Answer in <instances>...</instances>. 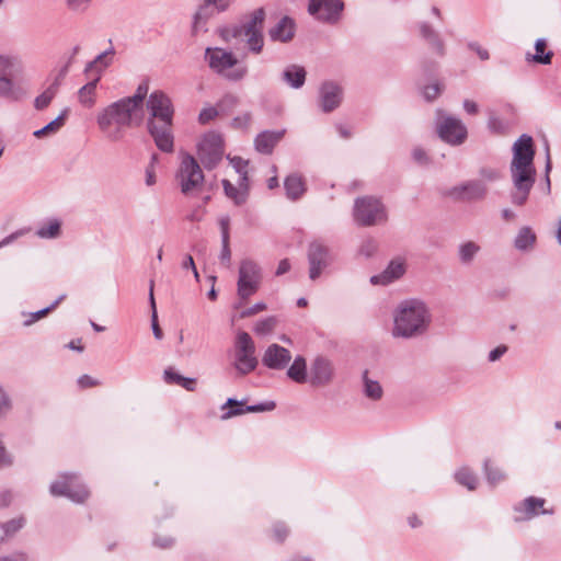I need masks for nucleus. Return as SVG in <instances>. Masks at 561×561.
I'll list each match as a JSON object with an SVG mask.
<instances>
[{"mask_svg":"<svg viewBox=\"0 0 561 561\" xmlns=\"http://www.w3.org/2000/svg\"><path fill=\"white\" fill-rule=\"evenodd\" d=\"M513 158L510 164V174L513 184L510 198L514 206H524L536 182V168L534 165L535 148L533 138L523 134L513 145Z\"/></svg>","mask_w":561,"mask_h":561,"instance_id":"f257e3e1","label":"nucleus"},{"mask_svg":"<svg viewBox=\"0 0 561 561\" xmlns=\"http://www.w3.org/2000/svg\"><path fill=\"white\" fill-rule=\"evenodd\" d=\"M141 121L142 114L124 98L105 106L96 116L100 130L111 141L121 140L124 137V128L138 126Z\"/></svg>","mask_w":561,"mask_h":561,"instance_id":"f03ea898","label":"nucleus"},{"mask_svg":"<svg viewBox=\"0 0 561 561\" xmlns=\"http://www.w3.org/2000/svg\"><path fill=\"white\" fill-rule=\"evenodd\" d=\"M430 322L431 313L422 300H403L393 313L392 335L402 339L422 335L427 330Z\"/></svg>","mask_w":561,"mask_h":561,"instance_id":"7ed1b4c3","label":"nucleus"},{"mask_svg":"<svg viewBox=\"0 0 561 561\" xmlns=\"http://www.w3.org/2000/svg\"><path fill=\"white\" fill-rule=\"evenodd\" d=\"M205 58L210 69L230 81L242 80L248 73V68L245 66L237 67L238 59L236 56L224 48L208 47L205 51Z\"/></svg>","mask_w":561,"mask_h":561,"instance_id":"20e7f679","label":"nucleus"},{"mask_svg":"<svg viewBox=\"0 0 561 561\" xmlns=\"http://www.w3.org/2000/svg\"><path fill=\"white\" fill-rule=\"evenodd\" d=\"M175 179L181 192L184 195H188L202 188L205 175L198 160L191 153L182 152Z\"/></svg>","mask_w":561,"mask_h":561,"instance_id":"39448f33","label":"nucleus"},{"mask_svg":"<svg viewBox=\"0 0 561 561\" xmlns=\"http://www.w3.org/2000/svg\"><path fill=\"white\" fill-rule=\"evenodd\" d=\"M353 216L355 222L363 227L379 225L387 220V213L383 204L373 196L356 198Z\"/></svg>","mask_w":561,"mask_h":561,"instance_id":"423d86ee","label":"nucleus"},{"mask_svg":"<svg viewBox=\"0 0 561 561\" xmlns=\"http://www.w3.org/2000/svg\"><path fill=\"white\" fill-rule=\"evenodd\" d=\"M232 365L240 376L252 373L259 365L255 356V344L248 332L240 331L237 333Z\"/></svg>","mask_w":561,"mask_h":561,"instance_id":"0eeeda50","label":"nucleus"},{"mask_svg":"<svg viewBox=\"0 0 561 561\" xmlns=\"http://www.w3.org/2000/svg\"><path fill=\"white\" fill-rule=\"evenodd\" d=\"M224 139L216 131L206 133L197 144V160L206 170L217 168L224 158Z\"/></svg>","mask_w":561,"mask_h":561,"instance_id":"6e6552de","label":"nucleus"},{"mask_svg":"<svg viewBox=\"0 0 561 561\" xmlns=\"http://www.w3.org/2000/svg\"><path fill=\"white\" fill-rule=\"evenodd\" d=\"M261 279L262 273L260 266L250 259L242 260L239 266V277L237 282V294L242 302L259 290Z\"/></svg>","mask_w":561,"mask_h":561,"instance_id":"1a4fd4ad","label":"nucleus"},{"mask_svg":"<svg viewBox=\"0 0 561 561\" xmlns=\"http://www.w3.org/2000/svg\"><path fill=\"white\" fill-rule=\"evenodd\" d=\"M50 493L54 496H66L75 503H83L90 495L77 474L64 473L50 484Z\"/></svg>","mask_w":561,"mask_h":561,"instance_id":"9d476101","label":"nucleus"},{"mask_svg":"<svg viewBox=\"0 0 561 561\" xmlns=\"http://www.w3.org/2000/svg\"><path fill=\"white\" fill-rule=\"evenodd\" d=\"M344 3L342 0H309L308 13L318 21L335 24L341 19Z\"/></svg>","mask_w":561,"mask_h":561,"instance_id":"9b49d317","label":"nucleus"},{"mask_svg":"<svg viewBox=\"0 0 561 561\" xmlns=\"http://www.w3.org/2000/svg\"><path fill=\"white\" fill-rule=\"evenodd\" d=\"M436 129L439 138L451 146L463 144L468 135L465 124L454 116H443Z\"/></svg>","mask_w":561,"mask_h":561,"instance_id":"f8f14e48","label":"nucleus"},{"mask_svg":"<svg viewBox=\"0 0 561 561\" xmlns=\"http://www.w3.org/2000/svg\"><path fill=\"white\" fill-rule=\"evenodd\" d=\"M307 259L309 264V278L316 280L331 264L330 249L320 241H312L308 245Z\"/></svg>","mask_w":561,"mask_h":561,"instance_id":"ddd939ff","label":"nucleus"},{"mask_svg":"<svg viewBox=\"0 0 561 561\" xmlns=\"http://www.w3.org/2000/svg\"><path fill=\"white\" fill-rule=\"evenodd\" d=\"M149 118L161 122H173L174 108L171 99L161 90L153 91L147 99Z\"/></svg>","mask_w":561,"mask_h":561,"instance_id":"4468645a","label":"nucleus"},{"mask_svg":"<svg viewBox=\"0 0 561 561\" xmlns=\"http://www.w3.org/2000/svg\"><path fill=\"white\" fill-rule=\"evenodd\" d=\"M173 122L158 123L148 119V131L154 140L156 146L163 152L171 153L174 150V137L172 134Z\"/></svg>","mask_w":561,"mask_h":561,"instance_id":"2eb2a0df","label":"nucleus"},{"mask_svg":"<svg viewBox=\"0 0 561 561\" xmlns=\"http://www.w3.org/2000/svg\"><path fill=\"white\" fill-rule=\"evenodd\" d=\"M546 500L542 497L528 496L514 506L516 513L515 520L524 522L536 517L539 514H553V510H545Z\"/></svg>","mask_w":561,"mask_h":561,"instance_id":"dca6fc26","label":"nucleus"},{"mask_svg":"<svg viewBox=\"0 0 561 561\" xmlns=\"http://www.w3.org/2000/svg\"><path fill=\"white\" fill-rule=\"evenodd\" d=\"M265 16L266 13L264 8H257L248 15L247 21H244L242 24L234 25L230 28L225 30L224 36L226 38H238L241 37L242 34L245 32L262 31Z\"/></svg>","mask_w":561,"mask_h":561,"instance_id":"f3484780","label":"nucleus"},{"mask_svg":"<svg viewBox=\"0 0 561 561\" xmlns=\"http://www.w3.org/2000/svg\"><path fill=\"white\" fill-rule=\"evenodd\" d=\"M451 195L467 202L481 201L488 195V186L481 180H470L453 187Z\"/></svg>","mask_w":561,"mask_h":561,"instance_id":"a211bd4d","label":"nucleus"},{"mask_svg":"<svg viewBox=\"0 0 561 561\" xmlns=\"http://www.w3.org/2000/svg\"><path fill=\"white\" fill-rule=\"evenodd\" d=\"M343 99L342 88L332 81L321 84L319 90V105L324 113H330L337 108Z\"/></svg>","mask_w":561,"mask_h":561,"instance_id":"6ab92c4d","label":"nucleus"},{"mask_svg":"<svg viewBox=\"0 0 561 561\" xmlns=\"http://www.w3.org/2000/svg\"><path fill=\"white\" fill-rule=\"evenodd\" d=\"M333 376L334 368L331 360H329L325 357L319 356L312 362L309 376V381L312 386H328L332 381Z\"/></svg>","mask_w":561,"mask_h":561,"instance_id":"aec40b11","label":"nucleus"},{"mask_svg":"<svg viewBox=\"0 0 561 561\" xmlns=\"http://www.w3.org/2000/svg\"><path fill=\"white\" fill-rule=\"evenodd\" d=\"M276 404L274 401H266L259 404L253 405H245L243 404V401H238L233 398H229L225 404H222L221 410H227L222 415V420H228L237 415H241L245 412H265V411H273L275 409Z\"/></svg>","mask_w":561,"mask_h":561,"instance_id":"412c9836","label":"nucleus"},{"mask_svg":"<svg viewBox=\"0 0 561 561\" xmlns=\"http://www.w3.org/2000/svg\"><path fill=\"white\" fill-rule=\"evenodd\" d=\"M296 34V23L288 15L282 16L277 23L267 31L270 41L274 43H289Z\"/></svg>","mask_w":561,"mask_h":561,"instance_id":"4be33fe9","label":"nucleus"},{"mask_svg":"<svg viewBox=\"0 0 561 561\" xmlns=\"http://www.w3.org/2000/svg\"><path fill=\"white\" fill-rule=\"evenodd\" d=\"M290 359V352L287 348L274 343L271 344L264 352L262 363L270 369L279 370L284 369L289 364Z\"/></svg>","mask_w":561,"mask_h":561,"instance_id":"5701e85b","label":"nucleus"},{"mask_svg":"<svg viewBox=\"0 0 561 561\" xmlns=\"http://www.w3.org/2000/svg\"><path fill=\"white\" fill-rule=\"evenodd\" d=\"M405 273V264L403 261L397 259L392 260L388 266L377 275L370 277V283L373 285H388L400 277H402Z\"/></svg>","mask_w":561,"mask_h":561,"instance_id":"b1692460","label":"nucleus"},{"mask_svg":"<svg viewBox=\"0 0 561 561\" xmlns=\"http://www.w3.org/2000/svg\"><path fill=\"white\" fill-rule=\"evenodd\" d=\"M285 130H264L260 133L254 139V147L256 151L263 154L272 153L274 147L282 140Z\"/></svg>","mask_w":561,"mask_h":561,"instance_id":"393cba45","label":"nucleus"},{"mask_svg":"<svg viewBox=\"0 0 561 561\" xmlns=\"http://www.w3.org/2000/svg\"><path fill=\"white\" fill-rule=\"evenodd\" d=\"M218 13L217 9L213 7L210 3H207V0H204L203 4L199 5L197 11L193 18L192 31L194 34L199 32H206L207 22Z\"/></svg>","mask_w":561,"mask_h":561,"instance_id":"a878e982","label":"nucleus"},{"mask_svg":"<svg viewBox=\"0 0 561 561\" xmlns=\"http://www.w3.org/2000/svg\"><path fill=\"white\" fill-rule=\"evenodd\" d=\"M307 72L304 67L298 65L287 66L282 75V81L291 89H300L306 82Z\"/></svg>","mask_w":561,"mask_h":561,"instance_id":"bb28decb","label":"nucleus"},{"mask_svg":"<svg viewBox=\"0 0 561 561\" xmlns=\"http://www.w3.org/2000/svg\"><path fill=\"white\" fill-rule=\"evenodd\" d=\"M114 54L113 46L99 54L92 61L87 64L84 73H94L101 78L102 72L112 64Z\"/></svg>","mask_w":561,"mask_h":561,"instance_id":"cd10ccee","label":"nucleus"},{"mask_svg":"<svg viewBox=\"0 0 561 561\" xmlns=\"http://www.w3.org/2000/svg\"><path fill=\"white\" fill-rule=\"evenodd\" d=\"M286 196L290 201L299 199L306 192V183L298 173L289 174L284 181Z\"/></svg>","mask_w":561,"mask_h":561,"instance_id":"c85d7f7f","label":"nucleus"},{"mask_svg":"<svg viewBox=\"0 0 561 561\" xmlns=\"http://www.w3.org/2000/svg\"><path fill=\"white\" fill-rule=\"evenodd\" d=\"M419 30L422 38L428 43L431 48L443 56L445 54V46L438 33L427 22H421Z\"/></svg>","mask_w":561,"mask_h":561,"instance_id":"c756f323","label":"nucleus"},{"mask_svg":"<svg viewBox=\"0 0 561 561\" xmlns=\"http://www.w3.org/2000/svg\"><path fill=\"white\" fill-rule=\"evenodd\" d=\"M100 81L99 76H94V78L89 81L87 84L81 87L78 91V101L79 103L87 107L91 108L95 105L96 102V88Z\"/></svg>","mask_w":561,"mask_h":561,"instance_id":"7c9ffc66","label":"nucleus"},{"mask_svg":"<svg viewBox=\"0 0 561 561\" xmlns=\"http://www.w3.org/2000/svg\"><path fill=\"white\" fill-rule=\"evenodd\" d=\"M67 72H68V66L66 65L61 69L59 77L55 80V82L53 84H50L42 94H39L35 99L34 106L37 110H44L45 107H47L49 105V103L51 102V100L54 99V96L57 93V90L59 87V79L64 78Z\"/></svg>","mask_w":561,"mask_h":561,"instance_id":"2f4dec72","label":"nucleus"},{"mask_svg":"<svg viewBox=\"0 0 561 561\" xmlns=\"http://www.w3.org/2000/svg\"><path fill=\"white\" fill-rule=\"evenodd\" d=\"M537 237L533 229L528 226H524L518 230L514 239V247L518 251H529L534 249Z\"/></svg>","mask_w":561,"mask_h":561,"instance_id":"473e14b6","label":"nucleus"},{"mask_svg":"<svg viewBox=\"0 0 561 561\" xmlns=\"http://www.w3.org/2000/svg\"><path fill=\"white\" fill-rule=\"evenodd\" d=\"M221 183L226 196L232 199L236 205L240 206L247 202L249 194V183H247V186L239 187H236L233 184L230 183V181L226 179L222 180Z\"/></svg>","mask_w":561,"mask_h":561,"instance_id":"72a5a7b5","label":"nucleus"},{"mask_svg":"<svg viewBox=\"0 0 561 561\" xmlns=\"http://www.w3.org/2000/svg\"><path fill=\"white\" fill-rule=\"evenodd\" d=\"M546 48H547L546 39L538 38L535 43L536 54H533V55L527 54L526 59L528 61H534V62L540 64V65H550L552 57H553V51H551V50L546 51Z\"/></svg>","mask_w":561,"mask_h":561,"instance_id":"f704fd0d","label":"nucleus"},{"mask_svg":"<svg viewBox=\"0 0 561 561\" xmlns=\"http://www.w3.org/2000/svg\"><path fill=\"white\" fill-rule=\"evenodd\" d=\"M363 391L366 398L377 401L382 398L383 390L381 385L368 376V370L363 373Z\"/></svg>","mask_w":561,"mask_h":561,"instance_id":"c9c22d12","label":"nucleus"},{"mask_svg":"<svg viewBox=\"0 0 561 561\" xmlns=\"http://www.w3.org/2000/svg\"><path fill=\"white\" fill-rule=\"evenodd\" d=\"M61 233L60 220L53 218L41 225L35 234L41 239H56Z\"/></svg>","mask_w":561,"mask_h":561,"instance_id":"e433bc0d","label":"nucleus"},{"mask_svg":"<svg viewBox=\"0 0 561 561\" xmlns=\"http://www.w3.org/2000/svg\"><path fill=\"white\" fill-rule=\"evenodd\" d=\"M287 376L295 382L302 383L307 380V364L302 356H297L287 370Z\"/></svg>","mask_w":561,"mask_h":561,"instance_id":"4c0bfd02","label":"nucleus"},{"mask_svg":"<svg viewBox=\"0 0 561 561\" xmlns=\"http://www.w3.org/2000/svg\"><path fill=\"white\" fill-rule=\"evenodd\" d=\"M16 77H3L0 78V95L18 100L22 94V90L16 83Z\"/></svg>","mask_w":561,"mask_h":561,"instance_id":"58836bf2","label":"nucleus"},{"mask_svg":"<svg viewBox=\"0 0 561 561\" xmlns=\"http://www.w3.org/2000/svg\"><path fill=\"white\" fill-rule=\"evenodd\" d=\"M480 250V245L474 241H467L461 243L458 248V256L460 263L463 265H470Z\"/></svg>","mask_w":561,"mask_h":561,"instance_id":"ea45409f","label":"nucleus"},{"mask_svg":"<svg viewBox=\"0 0 561 561\" xmlns=\"http://www.w3.org/2000/svg\"><path fill=\"white\" fill-rule=\"evenodd\" d=\"M455 480L470 491L476 490L479 483L478 477L467 467H462L455 472Z\"/></svg>","mask_w":561,"mask_h":561,"instance_id":"a19ab883","label":"nucleus"},{"mask_svg":"<svg viewBox=\"0 0 561 561\" xmlns=\"http://www.w3.org/2000/svg\"><path fill=\"white\" fill-rule=\"evenodd\" d=\"M67 113L68 110H64L59 116H57L54 121L45 125L43 128L35 130L33 135L36 138H42L45 136L56 134L64 126Z\"/></svg>","mask_w":561,"mask_h":561,"instance_id":"79ce46f5","label":"nucleus"},{"mask_svg":"<svg viewBox=\"0 0 561 561\" xmlns=\"http://www.w3.org/2000/svg\"><path fill=\"white\" fill-rule=\"evenodd\" d=\"M149 91V83L142 81L136 89L134 95L124 98L127 102H130L140 114H142L144 102Z\"/></svg>","mask_w":561,"mask_h":561,"instance_id":"37998d69","label":"nucleus"},{"mask_svg":"<svg viewBox=\"0 0 561 561\" xmlns=\"http://www.w3.org/2000/svg\"><path fill=\"white\" fill-rule=\"evenodd\" d=\"M227 159L229 160L232 168L236 170V172L240 175V179L238 181L239 186H247V183H249V176H248V164L249 161L242 159L241 157H230L227 156Z\"/></svg>","mask_w":561,"mask_h":561,"instance_id":"c03bdc74","label":"nucleus"},{"mask_svg":"<svg viewBox=\"0 0 561 561\" xmlns=\"http://www.w3.org/2000/svg\"><path fill=\"white\" fill-rule=\"evenodd\" d=\"M242 36L245 37L248 48L251 53L255 55L262 53L264 46V36L262 31L245 32Z\"/></svg>","mask_w":561,"mask_h":561,"instance_id":"a18cd8bd","label":"nucleus"},{"mask_svg":"<svg viewBox=\"0 0 561 561\" xmlns=\"http://www.w3.org/2000/svg\"><path fill=\"white\" fill-rule=\"evenodd\" d=\"M488 129L493 135H505L510 130V124L507 121L501 118L494 113H490L488 118Z\"/></svg>","mask_w":561,"mask_h":561,"instance_id":"49530a36","label":"nucleus"},{"mask_svg":"<svg viewBox=\"0 0 561 561\" xmlns=\"http://www.w3.org/2000/svg\"><path fill=\"white\" fill-rule=\"evenodd\" d=\"M483 470L485 478L491 485H496L505 479V473L497 467H494L490 459L484 460Z\"/></svg>","mask_w":561,"mask_h":561,"instance_id":"de8ad7c7","label":"nucleus"},{"mask_svg":"<svg viewBox=\"0 0 561 561\" xmlns=\"http://www.w3.org/2000/svg\"><path fill=\"white\" fill-rule=\"evenodd\" d=\"M149 300H150V308H151L152 333L157 340H161L163 337V333L158 323L157 307H156V301H154V296H153V280L150 282Z\"/></svg>","mask_w":561,"mask_h":561,"instance_id":"09e8293b","label":"nucleus"},{"mask_svg":"<svg viewBox=\"0 0 561 561\" xmlns=\"http://www.w3.org/2000/svg\"><path fill=\"white\" fill-rule=\"evenodd\" d=\"M19 73V65L11 58L0 56V78L16 77Z\"/></svg>","mask_w":561,"mask_h":561,"instance_id":"8fccbe9b","label":"nucleus"},{"mask_svg":"<svg viewBox=\"0 0 561 561\" xmlns=\"http://www.w3.org/2000/svg\"><path fill=\"white\" fill-rule=\"evenodd\" d=\"M64 298H65V295H61L50 306H48L44 309H41L36 312L30 313L28 319L24 321V325L28 327V325L33 324L34 322L38 321L39 319L44 318L45 316H47L50 311H53L60 304V301Z\"/></svg>","mask_w":561,"mask_h":561,"instance_id":"3c124183","label":"nucleus"},{"mask_svg":"<svg viewBox=\"0 0 561 561\" xmlns=\"http://www.w3.org/2000/svg\"><path fill=\"white\" fill-rule=\"evenodd\" d=\"M277 319L275 317H267L256 322L254 332L259 335L270 334L276 327Z\"/></svg>","mask_w":561,"mask_h":561,"instance_id":"603ef678","label":"nucleus"},{"mask_svg":"<svg viewBox=\"0 0 561 561\" xmlns=\"http://www.w3.org/2000/svg\"><path fill=\"white\" fill-rule=\"evenodd\" d=\"M443 90V84H440L439 82H434L432 84L424 85L422 88V94L426 101L431 102L437 99Z\"/></svg>","mask_w":561,"mask_h":561,"instance_id":"864d4df0","label":"nucleus"},{"mask_svg":"<svg viewBox=\"0 0 561 561\" xmlns=\"http://www.w3.org/2000/svg\"><path fill=\"white\" fill-rule=\"evenodd\" d=\"M25 525V518L23 516H20L18 518H13L11 520H8L3 524H1V528L4 531L7 536L13 535L16 531H19L23 526Z\"/></svg>","mask_w":561,"mask_h":561,"instance_id":"5fc2aeb1","label":"nucleus"},{"mask_svg":"<svg viewBox=\"0 0 561 561\" xmlns=\"http://www.w3.org/2000/svg\"><path fill=\"white\" fill-rule=\"evenodd\" d=\"M377 248V241L375 239L367 238L362 242L358 253L365 257H370L376 253Z\"/></svg>","mask_w":561,"mask_h":561,"instance_id":"6e6d98bb","label":"nucleus"},{"mask_svg":"<svg viewBox=\"0 0 561 561\" xmlns=\"http://www.w3.org/2000/svg\"><path fill=\"white\" fill-rule=\"evenodd\" d=\"M479 175L481 176V181H483L484 183L496 182L501 179L500 171L492 168H481L479 171Z\"/></svg>","mask_w":561,"mask_h":561,"instance_id":"4d7b16f0","label":"nucleus"},{"mask_svg":"<svg viewBox=\"0 0 561 561\" xmlns=\"http://www.w3.org/2000/svg\"><path fill=\"white\" fill-rule=\"evenodd\" d=\"M219 112L216 107L209 106L201 111L198 115V122L203 125L208 124L210 121L218 116Z\"/></svg>","mask_w":561,"mask_h":561,"instance_id":"13d9d810","label":"nucleus"},{"mask_svg":"<svg viewBox=\"0 0 561 561\" xmlns=\"http://www.w3.org/2000/svg\"><path fill=\"white\" fill-rule=\"evenodd\" d=\"M184 376L176 373L172 367L164 369L163 378L164 381L169 385H179L181 383Z\"/></svg>","mask_w":561,"mask_h":561,"instance_id":"bf43d9fd","label":"nucleus"},{"mask_svg":"<svg viewBox=\"0 0 561 561\" xmlns=\"http://www.w3.org/2000/svg\"><path fill=\"white\" fill-rule=\"evenodd\" d=\"M91 0H66L67 8L72 12H83L88 9Z\"/></svg>","mask_w":561,"mask_h":561,"instance_id":"052dcab7","label":"nucleus"},{"mask_svg":"<svg viewBox=\"0 0 561 561\" xmlns=\"http://www.w3.org/2000/svg\"><path fill=\"white\" fill-rule=\"evenodd\" d=\"M412 157L413 160L421 165H427L431 162L426 151L421 147H416L413 149Z\"/></svg>","mask_w":561,"mask_h":561,"instance_id":"680f3d73","label":"nucleus"},{"mask_svg":"<svg viewBox=\"0 0 561 561\" xmlns=\"http://www.w3.org/2000/svg\"><path fill=\"white\" fill-rule=\"evenodd\" d=\"M219 259L222 264H226L227 266H229L230 260H231V250H230V245H229V240L221 241V251H220Z\"/></svg>","mask_w":561,"mask_h":561,"instance_id":"e2e57ef3","label":"nucleus"},{"mask_svg":"<svg viewBox=\"0 0 561 561\" xmlns=\"http://www.w3.org/2000/svg\"><path fill=\"white\" fill-rule=\"evenodd\" d=\"M274 538L278 542H283L288 535V529L284 524H275L273 528Z\"/></svg>","mask_w":561,"mask_h":561,"instance_id":"0e129e2a","label":"nucleus"},{"mask_svg":"<svg viewBox=\"0 0 561 561\" xmlns=\"http://www.w3.org/2000/svg\"><path fill=\"white\" fill-rule=\"evenodd\" d=\"M266 309V305L264 302H256L255 305H253L252 307L243 310L240 314L241 318H248V317H251V316H254L263 310Z\"/></svg>","mask_w":561,"mask_h":561,"instance_id":"69168bd1","label":"nucleus"},{"mask_svg":"<svg viewBox=\"0 0 561 561\" xmlns=\"http://www.w3.org/2000/svg\"><path fill=\"white\" fill-rule=\"evenodd\" d=\"M11 404L8 396L0 387V419L3 417L10 411Z\"/></svg>","mask_w":561,"mask_h":561,"instance_id":"338daca9","label":"nucleus"},{"mask_svg":"<svg viewBox=\"0 0 561 561\" xmlns=\"http://www.w3.org/2000/svg\"><path fill=\"white\" fill-rule=\"evenodd\" d=\"M507 352L506 345H499L489 353L488 359L490 362H496Z\"/></svg>","mask_w":561,"mask_h":561,"instance_id":"774afa93","label":"nucleus"}]
</instances>
